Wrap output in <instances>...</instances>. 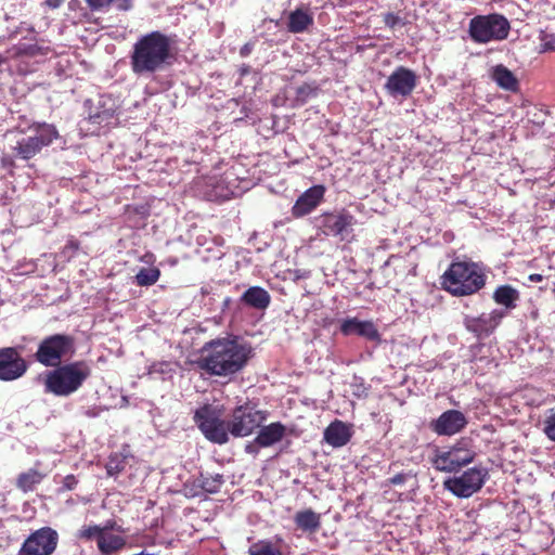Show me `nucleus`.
<instances>
[{"mask_svg": "<svg viewBox=\"0 0 555 555\" xmlns=\"http://www.w3.org/2000/svg\"><path fill=\"white\" fill-rule=\"evenodd\" d=\"M172 39L154 30L140 36L132 46L130 67L138 77H151L165 70L173 60Z\"/></svg>", "mask_w": 555, "mask_h": 555, "instance_id": "nucleus-1", "label": "nucleus"}, {"mask_svg": "<svg viewBox=\"0 0 555 555\" xmlns=\"http://www.w3.org/2000/svg\"><path fill=\"white\" fill-rule=\"evenodd\" d=\"M251 356V348L236 339L220 338L206 343L196 361L210 375L229 376L240 372Z\"/></svg>", "mask_w": 555, "mask_h": 555, "instance_id": "nucleus-2", "label": "nucleus"}, {"mask_svg": "<svg viewBox=\"0 0 555 555\" xmlns=\"http://www.w3.org/2000/svg\"><path fill=\"white\" fill-rule=\"evenodd\" d=\"M91 375V367L85 361H75L47 372L43 380L44 392L57 397H69L78 391Z\"/></svg>", "mask_w": 555, "mask_h": 555, "instance_id": "nucleus-3", "label": "nucleus"}, {"mask_svg": "<svg viewBox=\"0 0 555 555\" xmlns=\"http://www.w3.org/2000/svg\"><path fill=\"white\" fill-rule=\"evenodd\" d=\"M441 284L452 295L467 296L483 287L485 274L475 262L455 261L443 273Z\"/></svg>", "mask_w": 555, "mask_h": 555, "instance_id": "nucleus-4", "label": "nucleus"}, {"mask_svg": "<svg viewBox=\"0 0 555 555\" xmlns=\"http://www.w3.org/2000/svg\"><path fill=\"white\" fill-rule=\"evenodd\" d=\"M57 135V130L52 125H33L26 133L16 140L13 147L14 156L28 160L39 154L44 146L50 145Z\"/></svg>", "mask_w": 555, "mask_h": 555, "instance_id": "nucleus-5", "label": "nucleus"}, {"mask_svg": "<svg viewBox=\"0 0 555 555\" xmlns=\"http://www.w3.org/2000/svg\"><path fill=\"white\" fill-rule=\"evenodd\" d=\"M509 22L501 14L478 15L469 22V35L475 42L487 43L507 38Z\"/></svg>", "mask_w": 555, "mask_h": 555, "instance_id": "nucleus-6", "label": "nucleus"}, {"mask_svg": "<svg viewBox=\"0 0 555 555\" xmlns=\"http://www.w3.org/2000/svg\"><path fill=\"white\" fill-rule=\"evenodd\" d=\"M223 412L219 406L206 404L196 410L194 421L206 439L223 444L229 440L230 422L223 421Z\"/></svg>", "mask_w": 555, "mask_h": 555, "instance_id": "nucleus-7", "label": "nucleus"}, {"mask_svg": "<svg viewBox=\"0 0 555 555\" xmlns=\"http://www.w3.org/2000/svg\"><path fill=\"white\" fill-rule=\"evenodd\" d=\"M475 456L476 453L469 447V442L460 440L448 449L437 450L431 463L439 472L453 473L470 464Z\"/></svg>", "mask_w": 555, "mask_h": 555, "instance_id": "nucleus-8", "label": "nucleus"}, {"mask_svg": "<svg viewBox=\"0 0 555 555\" xmlns=\"http://www.w3.org/2000/svg\"><path fill=\"white\" fill-rule=\"evenodd\" d=\"M74 352V339L68 335L54 334L46 337L35 353L36 360L44 366H59L64 358Z\"/></svg>", "mask_w": 555, "mask_h": 555, "instance_id": "nucleus-9", "label": "nucleus"}, {"mask_svg": "<svg viewBox=\"0 0 555 555\" xmlns=\"http://www.w3.org/2000/svg\"><path fill=\"white\" fill-rule=\"evenodd\" d=\"M488 477L485 467H472L459 476L450 477L443 481V487L457 498H469L478 492Z\"/></svg>", "mask_w": 555, "mask_h": 555, "instance_id": "nucleus-10", "label": "nucleus"}, {"mask_svg": "<svg viewBox=\"0 0 555 555\" xmlns=\"http://www.w3.org/2000/svg\"><path fill=\"white\" fill-rule=\"evenodd\" d=\"M59 544V533L51 527L31 532L23 542L17 555H52Z\"/></svg>", "mask_w": 555, "mask_h": 555, "instance_id": "nucleus-11", "label": "nucleus"}, {"mask_svg": "<svg viewBox=\"0 0 555 555\" xmlns=\"http://www.w3.org/2000/svg\"><path fill=\"white\" fill-rule=\"evenodd\" d=\"M357 220L346 209L323 214L319 218V227L325 235L347 240L353 231Z\"/></svg>", "mask_w": 555, "mask_h": 555, "instance_id": "nucleus-12", "label": "nucleus"}, {"mask_svg": "<svg viewBox=\"0 0 555 555\" xmlns=\"http://www.w3.org/2000/svg\"><path fill=\"white\" fill-rule=\"evenodd\" d=\"M264 416L261 411L249 403L234 409L230 421V433L235 437L248 436L255 428L259 427Z\"/></svg>", "mask_w": 555, "mask_h": 555, "instance_id": "nucleus-13", "label": "nucleus"}, {"mask_svg": "<svg viewBox=\"0 0 555 555\" xmlns=\"http://www.w3.org/2000/svg\"><path fill=\"white\" fill-rule=\"evenodd\" d=\"M229 177H205L195 181L197 195L208 201H224L235 195V191L229 185Z\"/></svg>", "mask_w": 555, "mask_h": 555, "instance_id": "nucleus-14", "label": "nucleus"}, {"mask_svg": "<svg viewBox=\"0 0 555 555\" xmlns=\"http://www.w3.org/2000/svg\"><path fill=\"white\" fill-rule=\"evenodd\" d=\"M506 312L502 309H494L489 313H481L478 317L466 315L464 325L466 330L477 337L489 336L501 323Z\"/></svg>", "mask_w": 555, "mask_h": 555, "instance_id": "nucleus-15", "label": "nucleus"}, {"mask_svg": "<svg viewBox=\"0 0 555 555\" xmlns=\"http://www.w3.org/2000/svg\"><path fill=\"white\" fill-rule=\"evenodd\" d=\"M467 423V417L463 412L448 410L430 423V429L438 436H453L462 431Z\"/></svg>", "mask_w": 555, "mask_h": 555, "instance_id": "nucleus-16", "label": "nucleus"}, {"mask_svg": "<svg viewBox=\"0 0 555 555\" xmlns=\"http://www.w3.org/2000/svg\"><path fill=\"white\" fill-rule=\"evenodd\" d=\"M27 370L25 360L14 348L0 349V379L14 380Z\"/></svg>", "mask_w": 555, "mask_h": 555, "instance_id": "nucleus-17", "label": "nucleus"}, {"mask_svg": "<svg viewBox=\"0 0 555 555\" xmlns=\"http://www.w3.org/2000/svg\"><path fill=\"white\" fill-rule=\"evenodd\" d=\"M416 86V76L403 66L398 67L387 79L385 88L392 96H406Z\"/></svg>", "mask_w": 555, "mask_h": 555, "instance_id": "nucleus-18", "label": "nucleus"}, {"mask_svg": "<svg viewBox=\"0 0 555 555\" xmlns=\"http://www.w3.org/2000/svg\"><path fill=\"white\" fill-rule=\"evenodd\" d=\"M325 188L321 184L313 185L305 191L292 208V215L296 218L304 217L314 210L322 202Z\"/></svg>", "mask_w": 555, "mask_h": 555, "instance_id": "nucleus-19", "label": "nucleus"}, {"mask_svg": "<svg viewBox=\"0 0 555 555\" xmlns=\"http://www.w3.org/2000/svg\"><path fill=\"white\" fill-rule=\"evenodd\" d=\"M340 332L345 336L358 335L371 341H380V334L372 321L347 318L340 323Z\"/></svg>", "mask_w": 555, "mask_h": 555, "instance_id": "nucleus-20", "label": "nucleus"}, {"mask_svg": "<svg viewBox=\"0 0 555 555\" xmlns=\"http://www.w3.org/2000/svg\"><path fill=\"white\" fill-rule=\"evenodd\" d=\"M351 436V427L338 420L332 422L324 430V440L334 448L346 446L350 441Z\"/></svg>", "mask_w": 555, "mask_h": 555, "instance_id": "nucleus-21", "label": "nucleus"}, {"mask_svg": "<svg viewBox=\"0 0 555 555\" xmlns=\"http://www.w3.org/2000/svg\"><path fill=\"white\" fill-rule=\"evenodd\" d=\"M126 543L125 537L113 533L108 526H104L102 533L99 535L96 546L101 554L111 555L121 551Z\"/></svg>", "mask_w": 555, "mask_h": 555, "instance_id": "nucleus-22", "label": "nucleus"}, {"mask_svg": "<svg viewBox=\"0 0 555 555\" xmlns=\"http://www.w3.org/2000/svg\"><path fill=\"white\" fill-rule=\"evenodd\" d=\"M314 17L309 7H299L288 15L287 29L293 34L306 31L313 25Z\"/></svg>", "mask_w": 555, "mask_h": 555, "instance_id": "nucleus-23", "label": "nucleus"}, {"mask_svg": "<svg viewBox=\"0 0 555 555\" xmlns=\"http://www.w3.org/2000/svg\"><path fill=\"white\" fill-rule=\"evenodd\" d=\"M285 434V427L281 423H271L264 426L258 433L256 437V443L259 447H270L279 442Z\"/></svg>", "mask_w": 555, "mask_h": 555, "instance_id": "nucleus-24", "label": "nucleus"}, {"mask_svg": "<svg viewBox=\"0 0 555 555\" xmlns=\"http://www.w3.org/2000/svg\"><path fill=\"white\" fill-rule=\"evenodd\" d=\"M294 521L300 530L308 532H315L321 526L320 515L310 508L297 512Z\"/></svg>", "mask_w": 555, "mask_h": 555, "instance_id": "nucleus-25", "label": "nucleus"}, {"mask_svg": "<svg viewBox=\"0 0 555 555\" xmlns=\"http://www.w3.org/2000/svg\"><path fill=\"white\" fill-rule=\"evenodd\" d=\"M242 300L253 308L266 309L270 304V295L264 288L253 286L243 294Z\"/></svg>", "mask_w": 555, "mask_h": 555, "instance_id": "nucleus-26", "label": "nucleus"}, {"mask_svg": "<svg viewBox=\"0 0 555 555\" xmlns=\"http://www.w3.org/2000/svg\"><path fill=\"white\" fill-rule=\"evenodd\" d=\"M283 540L281 538H275L272 540H260L256 543H253L249 546L248 554L249 555H283Z\"/></svg>", "mask_w": 555, "mask_h": 555, "instance_id": "nucleus-27", "label": "nucleus"}, {"mask_svg": "<svg viewBox=\"0 0 555 555\" xmlns=\"http://www.w3.org/2000/svg\"><path fill=\"white\" fill-rule=\"evenodd\" d=\"M491 78L499 87L508 91H515L518 87L517 78L503 65H496L492 68Z\"/></svg>", "mask_w": 555, "mask_h": 555, "instance_id": "nucleus-28", "label": "nucleus"}, {"mask_svg": "<svg viewBox=\"0 0 555 555\" xmlns=\"http://www.w3.org/2000/svg\"><path fill=\"white\" fill-rule=\"evenodd\" d=\"M43 479V475L36 469H28L22 473L17 478V487L24 491H31L36 485L40 483Z\"/></svg>", "mask_w": 555, "mask_h": 555, "instance_id": "nucleus-29", "label": "nucleus"}, {"mask_svg": "<svg viewBox=\"0 0 555 555\" xmlns=\"http://www.w3.org/2000/svg\"><path fill=\"white\" fill-rule=\"evenodd\" d=\"M160 276L159 269L155 267L141 268L135 274V282L139 286L154 285Z\"/></svg>", "mask_w": 555, "mask_h": 555, "instance_id": "nucleus-30", "label": "nucleus"}, {"mask_svg": "<svg viewBox=\"0 0 555 555\" xmlns=\"http://www.w3.org/2000/svg\"><path fill=\"white\" fill-rule=\"evenodd\" d=\"M493 297L498 304L504 305L506 308H509V307H513V302L517 298V293L511 286H500L494 292Z\"/></svg>", "mask_w": 555, "mask_h": 555, "instance_id": "nucleus-31", "label": "nucleus"}, {"mask_svg": "<svg viewBox=\"0 0 555 555\" xmlns=\"http://www.w3.org/2000/svg\"><path fill=\"white\" fill-rule=\"evenodd\" d=\"M294 98V106L304 105L310 98L317 94V87L310 83H304L296 88Z\"/></svg>", "mask_w": 555, "mask_h": 555, "instance_id": "nucleus-32", "label": "nucleus"}, {"mask_svg": "<svg viewBox=\"0 0 555 555\" xmlns=\"http://www.w3.org/2000/svg\"><path fill=\"white\" fill-rule=\"evenodd\" d=\"M115 112L116 109L114 105H112L107 108H104L103 111L95 113L90 118L98 125L109 126L115 117Z\"/></svg>", "mask_w": 555, "mask_h": 555, "instance_id": "nucleus-33", "label": "nucleus"}, {"mask_svg": "<svg viewBox=\"0 0 555 555\" xmlns=\"http://www.w3.org/2000/svg\"><path fill=\"white\" fill-rule=\"evenodd\" d=\"M222 483L223 477L217 474L215 476L204 477L202 480V488L209 493H216Z\"/></svg>", "mask_w": 555, "mask_h": 555, "instance_id": "nucleus-34", "label": "nucleus"}, {"mask_svg": "<svg viewBox=\"0 0 555 555\" xmlns=\"http://www.w3.org/2000/svg\"><path fill=\"white\" fill-rule=\"evenodd\" d=\"M104 527L94 525V526H83L78 533L80 539L86 540H95L98 543L99 535L102 533Z\"/></svg>", "mask_w": 555, "mask_h": 555, "instance_id": "nucleus-35", "label": "nucleus"}, {"mask_svg": "<svg viewBox=\"0 0 555 555\" xmlns=\"http://www.w3.org/2000/svg\"><path fill=\"white\" fill-rule=\"evenodd\" d=\"M543 431L547 438L555 441V409L547 412L543 421Z\"/></svg>", "mask_w": 555, "mask_h": 555, "instance_id": "nucleus-36", "label": "nucleus"}, {"mask_svg": "<svg viewBox=\"0 0 555 555\" xmlns=\"http://www.w3.org/2000/svg\"><path fill=\"white\" fill-rule=\"evenodd\" d=\"M542 51H555V35L543 34L540 38Z\"/></svg>", "mask_w": 555, "mask_h": 555, "instance_id": "nucleus-37", "label": "nucleus"}, {"mask_svg": "<svg viewBox=\"0 0 555 555\" xmlns=\"http://www.w3.org/2000/svg\"><path fill=\"white\" fill-rule=\"evenodd\" d=\"M414 475L411 472L399 473L387 480L388 483L393 486H401L408 480L412 479Z\"/></svg>", "mask_w": 555, "mask_h": 555, "instance_id": "nucleus-38", "label": "nucleus"}, {"mask_svg": "<svg viewBox=\"0 0 555 555\" xmlns=\"http://www.w3.org/2000/svg\"><path fill=\"white\" fill-rule=\"evenodd\" d=\"M91 11H102L114 2V0H85Z\"/></svg>", "mask_w": 555, "mask_h": 555, "instance_id": "nucleus-39", "label": "nucleus"}, {"mask_svg": "<svg viewBox=\"0 0 555 555\" xmlns=\"http://www.w3.org/2000/svg\"><path fill=\"white\" fill-rule=\"evenodd\" d=\"M384 23L389 28H395L398 25H403L402 18L395 13H386L384 15Z\"/></svg>", "mask_w": 555, "mask_h": 555, "instance_id": "nucleus-40", "label": "nucleus"}, {"mask_svg": "<svg viewBox=\"0 0 555 555\" xmlns=\"http://www.w3.org/2000/svg\"><path fill=\"white\" fill-rule=\"evenodd\" d=\"M122 468L124 466L121 465V461H119L117 457H111L106 464L107 474L111 476L116 475Z\"/></svg>", "mask_w": 555, "mask_h": 555, "instance_id": "nucleus-41", "label": "nucleus"}, {"mask_svg": "<svg viewBox=\"0 0 555 555\" xmlns=\"http://www.w3.org/2000/svg\"><path fill=\"white\" fill-rule=\"evenodd\" d=\"M77 483H78V480L74 475H67L63 478L62 490H67V491L73 490L76 488Z\"/></svg>", "mask_w": 555, "mask_h": 555, "instance_id": "nucleus-42", "label": "nucleus"}, {"mask_svg": "<svg viewBox=\"0 0 555 555\" xmlns=\"http://www.w3.org/2000/svg\"><path fill=\"white\" fill-rule=\"evenodd\" d=\"M116 9L119 11H129L132 9V0H114Z\"/></svg>", "mask_w": 555, "mask_h": 555, "instance_id": "nucleus-43", "label": "nucleus"}, {"mask_svg": "<svg viewBox=\"0 0 555 555\" xmlns=\"http://www.w3.org/2000/svg\"><path fill=\"white\" fill-rule=\"evenodd\" d=\"M64 0H46V4L51 9H57L63 4Z\"/></svg>", "mask_w": 555, "mask_h": 555, "instance_id": "nucleus-44", "label": "nucleus"}, {"mask_svg": "<svg viewBox=\"0 0 555 555\" xmlns=\"http://www.w3.org/2000/svg\"><path fill=\"white\" fill-rule=\"evenodd\" d=\"M257 446L258 444L256 442L255 443H249V444L246 446L245 451L247 453H250V454L257 453Z\"/></svg>", "mask_w": 555, "mask_h": 555, "instance_id": "nucleus-45", "label": "nucleus"}, {"mask_svg": "<svg viewBox=\"0 0 555 555\" xmlns=\"http://www.w3.org/2000/svg\"><path fill=\"white\" fill-rule=\"evenodd\" d=\"M530 282H541L543 280V275L533 273L528 276Z\"/></svg>", "mask_w": 555, "mask_h": 555, "instance_id": "nucleus-46", "label": "nucleus"}, {"mask_svg": "<svg viewBox=\"0 0 555 555\" xmlns=\"http://www.w3.org/2000/svg\"><path fill=\"white\" fill-rule=\"evenodd\" d=\"M251 51V47L247 43L244 47H242L240 53L242 56H247Z\"/></svg>", "mask_w": 555, "mask_h": 555, "instance_id": "nucleus-47", "label": "nucleus"}, {"mask_svg": "<svg viewBox=\"0 0 555 555\" xmlns=\"http://www.w3.org/2000/svg\"><path fill=\"white\" fill-rule=\"evenodd\" d=\"M552 293H553V295H554V297H555V283H554V287H553V289H552Z\"/></svg>", "mask_w": 555, "mask_h": 555, "instance_id": "nucleus-48", "label": "nucleus"}, {"mask_svg": "<svg viewBox=\"0 0 555 555\" xmlns=\"http://www.w3.org/2000/svg\"><path fill=\"white\" fill-rule=\"evenodd\" d=\"M553 256L555 257V251L553 253Z\"/></svg>", "mask_w": 555, "mask_h": 555, "instance_id": "nucleus-49", "label": "nucleus"}]
</instances>
